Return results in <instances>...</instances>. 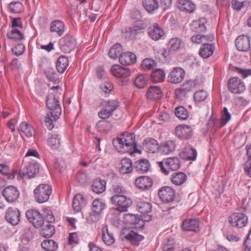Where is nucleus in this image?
<instances>
[{"label": "nucleus", "instance_id": "obj_1", "mask_svg": "<svg viewBox=\"0 0 251 251\" xmlns=\"http://www.w3.org/2000/svg\"><path fill=\"white\" fill-rule=\"evenodd\" d=\"M112 144L115 149L119 152H128L131 154L135 152H140L137 148L135 135L134 133L125 132L113 139Z\"/></svg>", "mask_w": 251, "mask_h": 251}, {"label": "nucleus", "instance_id": "obj_2", "mask_svg": "<svg viewBox=\"0 0 251 251\" xmlns=\"http://www.w3.org/2000/svg\"><path fill=\"white\" fill-rule=\"evenodd\" d=\"M51 192V186L47 184H40L34 190V197L38 203H44L49 200Z\"/></svg>", "mask_w": 251, "mask_h": 251}, {"label": "nucleus", "instance_id": "obj_3", "mask_svg": "<svg viewBox=\"0 0 251 251\" xmlns=\"http://www.w3.org/2000/svg\"><path fill=\"white\" fill-rule=\"evenodd\" d=\"M46 106L50 110L49 113L50 116L53 117V114L54 120L59 118L61 114V109L59 101L54 93H50L47 97Z\"/></svg>", "mask_w": 251, "mask_h": 251}, {"label": "nucleus", "instance_id": "obj_4", "mask_svg": "<svg viewBox=\"0 0 251 251\" xmlns=\"http://www.w3.org/2000/svg\"><path fill=\"white\" fill-rule=\"evenodd\" d=\"M110 201L112 204L117 206L116 210L120 212L127 211L132 205V201L125 195H115L111 197Z\"/></svg>", "mask_w": 251, "mask_h": 251}, {"label": "nucleus", "instance_id": "obj_5", "mask_svg": "<svg viewBox=\"0 0 251 251\" xmlns=\"http://www.w3.org/2000/svg\"><path fill=\"white\" fill-rule=\"evenodd\" d=\"M158 164L162 172L166 175L169 174V171L165 167V166L172 171L178 170L181 166L179 159L177 157H175L167 158L164 161L159 162Z\"/></svg>", "mask_w": 251, "mask_h": 251}, {"label": "nucleus", "instance_id": "obj_6", "mask_svg": "<svg viewBox=\"0 0 251 251\" xmlns=\"http://www.w3.org/2000/svg\"><path fill=\"white\" fill-rule=\"evenodd\" d=\"M111 71L113 75L119 79L121 85H125L126 84L128 81V77L130 75V71L128 68L115 64L112 67Z\"/></svg>", "mask_w": 251, "mask_h": 251}, {"label": "nucleus", "instance_id": "obj_7", "mask_svg": "<svg viewBox=\"0 0 251 251\" xmlns=\"http://www.w3.org/2000/svg\"><path fill=\"white\" fill-rule=\"evenodd\" d=\"M39 172V164L35 162H29L26 165L25 170H20L18 172L17 179H23L24 177L31 178L35 176Z\"/></svg>", "mask_w": 251, "mask_h": 251}, {"label": "nucleus", "instance_id": "obj_8", "mask_svg": "<svg viewBox=\"0 0 251 251\" xmlns=\"http://www.w3.org/2000/svg\"><path fill=\"white\" fill-rule=\"evenodd\" d=\"M228 222L233 227L242 228L247 225L248 218L244 213L235 212L229 216Z\"/></svg>", "mask_w": 251, "mask_h": 251}, {"label": "nucleus", "instance_id": "obj_9", "mask_svg": "<svg viewBox=\"0 0 251 251\" xmlns=\"http://www.w3.org/2000/svg\"><path fill=\"white\" fill-rule=\"evenodd\" d=\"M25 215L29 222L36 228L41 227L44 224L43 216L37 210H28L26 212Z\"/></svg>", "mask_w": 251, "mask_h": 251}, {"label": "nucleus", "instance_id": "obj_10", "mask_svg": "<svg viewBox=\"0 0 251 251\" xmlns=\"http://www.w3.org/2000/svg\"><path fill=\"white\" fill-rule=\"evenodd\" d=\"M61 50L66 53L71 52L76 46L75 38L70 35H66L62 38L60 42Z\"/></svg>", "mask_w": 251, "mask_h": 251}, {"label": "nucleus", "instance_id": "obj_11", "mask_svg": "<svg viewBox=\"0 0 251 251\" xmlns=\"http://www.w3.org/2000/svg\"><path fill=\"white\" fill-rule=\"evenodd\" d=\"M160 199L165 202H171L175 201L176 194L174 189L169 186L161 188L158 193Z\"/></svg>", "mask_w": 251, "mask_h": 251}, {"label": "nucleus", "instance_id": "obj_12", "mask_svg": "<svg viewBox=\"0 0 251 251\" xmlns=\"http://www.w3.org/2000/svg\"><path fill=\"white\" fill-rule=\"evenodd\" d=\"M124 238L129 241L132 245L137 246L144 239V236L129 228H124L122 230Z\"/></svg>", "mask_w": 251, "mask_h": 251}, {"label": "nucleus", "instance_id": "obj_13", "mask_svg": "<svg viewBox=\"0 0 251 251\" xmlns=\"http://www.w3.org/2000/svg\"><path fill=\"white\" fill-rule=\"evenodd\" d=\"M2 194L5 200L9 203L16 202L20 196L19 191L13 186H9L5 188L2 192Z\"/></svg>", "mask_w": 251, "mask_h": 251}, {"label": "nucleus", "instance_id": "obj_14", "mask_svg": "<svg viewBox=\"0 0 251 251\" xmlns=\"http://www.w3.org/2000/svg\"><path fill=\"white\" fill-rule=\"evenodd\" d=\"M228 88L232 93L234 94H241L246 89L244 83L236 77H233L229 79Z\"/></svg>", "mask_w": 251, "mask_h": 251}, {"label": "nucleus", "instance_id": "obj_15", "mask_svg": "<svg viewBox=\"0 0 251 251\" xmlns=\"http://www.w3.org/2000/svg\"><path fill=\"white\" fill-rule=\"evenodd\" d=\"M6 220L12 225L16 226L20 221V212L19 210L15 207H9L5 215Z\"/></svg>", "mask_w": 251, "mask_h": 251}, {"label": "nucleus", "instance_id": "obj_16", "mask_svg": "<svg viewBox=\"0 0 251 251\" xmlns=\"http://www.w3.org/2000/svg\"><path fill=\"white\" fill-rule=\"evenodd\" d=\"M175 133L180 139H188L193 135V129L191 126L186 125H179L176 126Z\"/></svg>", "mask_w": 251, "mask_h": 251}, {"label": "nucleus", "instance_id": "obj_17", "mask_svg": "<svg viewBox=\"0 0 251 251\" xmlns=\"http://www.w3.org/2000/svg\"><path fill=\"white\" fill-rule=\"evenodd\" d=\"M124 222L126 225H135L136 228H143L144 223L140 217L136 214H126L123 218Z\"/></svg>", "mask_w": 251, "mask_h": 251}, {"label": "nucleus", "instance_id": "obj_18", "mask_svg": "<svg viewBox=\"0 0 251 251\" xmlns=\"http://www.w3.org/2000/svg\"><path fill=\"white\" fill-rule=\"evenodd\" d=\"M185 74V71L182 68H174L168 76L169 81L172 83H179L183 80Z\"/></svg>", "mask_w": 251, "mask_h": 251}, {"label": "nucleus", "instance_id": "obj_19", "mask_svg": "<svg viewBox=\"0 0 251 251\" xmlns=\"http://www.w3.org/2000/svg\"><path fill=\"white\" fill-rule=\"evenodd\" d=\"M149 37L154 41L159 40L164 35L163 28L157 23H154L148 29Z\"/></svg>", "mask_w": 251, "mask_h": 251}, {"label": "nucleus", "instance_id": "obj_20", "mask_svg": "<svg viewBox=\"0 0 251 251\" xmlns=\"http://www.w3.org/2000/svg\"><path fill=\"white\" fill-rule=\"evenodd\" d=\"M237 50L240 51H247L251 48L250 38L248 36H239L235 41Z\"/></svg>", "mask_w": 251, "mask_h": 251}, {"label": "nucleus", "instance_id": "obj_21", "mask_svg": "<svg viewBox=\"0 0 251 251\" xmlns=\"http://www.w3.org/2000/svg\"><path fill=\"white\" fill-rule=\"evenodd\" d=\"M200 222L198 219H185L182 224V229L185 231H199Z\"/></svg>", "mask_w": 251, "mask_h": 251}, {"label": "nucleus", "instance_id": "obj_22", "mask_svg": "<svg viewBox=\"0 0 251 251\" xmlns=\"http://www.w3.org/2000/svg\"><path fill=\"white\" fill-rule=\"evenodd\" d=\"M152 179L149 176H139L135 180L136 186L142 190L149 189L152 187Z\"/></svg>", "mask_w": 251, "mask_h": 251}, {"label": "nucleus", "instance_id": "obj_23", "mask_svg": "<svg viewBox=\"0 0 251 251\" xmlns=\"http://www.w3.org/2000/svg\"><path fill=\"white\" fill-rule=\"evenodd\" d=\"M146 95L148 100H157L162 97L163 92L159 87L151 86L148 88Z\"/></svg>", "mask_w": 251, "mask_h": 251}, {"label": "nucleus", "instance_id": "obj_24", "mask_svg": "<svg viewBox=\"0 0 251 251\" xmlns=\"http://www.w3.org/2000/svg\"><path fill=\"white\" fill-rule=\"evenodd\" d=\"M101 236L102 241L107 246H111L115 242L113 233L108 229L107 225L101 228Z\"/></svg>", "mask_w": 251, "mask_h": 251}, {"label": "nucleus", "instance_id": "obj_25", "mask_svg": "<svg viewBox=\"0 0 251 251\" xmlns=\"http://www.w3.org/2000/svg\"><path fill=\"white\" fill-rule=\"evenodd\" d=\"M119 60L123 66L130 65L136 61V56L131 52H126L122 53Z\"/></svg>", "mask_w": 251, "mask_h": 251}, {"label": "nucleus", "instance_id": "obj_26", "mask_svg": "<svg viewBox=\"0 0 251 251\" xmlns=\"http://www.w3.org/2000/svg\"><path fill=\"white\" fill-rule=\"evenodd\" d=\"M176 144L175 141L172 140H169L161 143L159 146V151L162 154H168L176 150Z\"/></svg>", "mask_w": 251, "mask_h": 251}, {"label": "nucleus", "instance_id": "obj_27", "mask_svg": "<svg viewBox=\"0 0 251 251\" xmlns=\"http://www.w3.org/2000/svg\"><path fill=\"white\" fill-rule=\"evenodd\" d=\"M143 148L149 153H154L159 149V146L157 140L153 138H147L144 141Z\"/></svg>", "mask_w": 251, "mask_h": 251}, {"label": "nucleus", "instance_id": "obj_28", "mask_svg": "<svg viewBox=\"0 0 251 251\" xmlns=\"http://www.w3.org/2000/svg\"><path fill=\"white\" fill-rule=\"evenodd\" d=\"M214 50L215 47L213 44L204 43L200 49L199 54L203 58H207L213 54Z\"/></svg>", "mask_w": 251, "mask_h": 251}, {"label": "nucleus", "instance_id": "obj_29", "mask_svg": "<svg viewBox=\"0 0 251 251\" xmlns=\"http://www.w3.org/2000/svg\"><path fill=\"white\" fill-rule=\"evenodd\" d=\"M178 7L181 10L189 13H192L196 9V6L191 0H178Z\"/></svg>", "mask_w": 251, "mask_h": 251}, {"label": "nucleus", "instance_id": "obj_30", "mask_svg": "<svg viewBox=\"0 0 251 251\" xmlns=\"http://www.w3.org/2000/svg\"><path fill=\"white\" fill-rule=\"evenodd\" d=\"M179 156L183 159L194 161L197 158V152L195 149L193 148H185L179 152Z\"/></svg>", "mask_w": 251, "mask_h": 251}, {"label": "nucleus", "instance_id": "obj_31", "mask_svg": "<svg viewBox=\"0 0 251 251\" xmlns=\"http://www.w3.org/2000/svg\"><path fill=\"white\" fill-rule=\"evenodd\" d=\"M86 204V201L83 196L80 194H76L72 202V206L75 212H79L82 207Z\"/></svg>", "mask_w": 251, "mask_h": 251}, {"label": "nucleus", "instance_id": "obj_32", "mask_svg": "<svg viewBox=\"0 0 251 251\" xmlns=\"http://www.w3.org/2000/svg\"><path fill=\"white\" fill-rule=\"evenodd\" d=\"M92 211L96 215H100L106 207L105 202L100 199H96L92 202Z\"/></svg>", "mask_w": 251, "mask_h": 251}, {"label": "nucleus", "instance_id": "obj_33", "mask_svg": "<svg viewBox=\"0 0 251 251\" xmlns=\"http://www.w3.org/2000/svg\"><path fill=\"white\" fill-rule=\"evenodd\" d=\"M119 171L121 174H128L132 172L133 167L131 160L127 158H124L121 160Z\"/></svg>", "mask_w": 251, "mask_h": 251}, {"label": "nucleus", "instance_id": "obj_34", "mask_svg": "<svg viewBox=\"0 0 251 251\" xmlns=\"http://www.w3.org/2000/svg\"><path fill=\"white\" fill-rule=\"evenodd\" d=\"M150 164L148 160L141 159L135 162L134 169L136 172L144 173L148 171L150 169Z\"/></svg>", "mask_w": 251, "mask_h": 251}, {"label": "nucleus", "instance_id": "obj_35", "mask_svg": "<svg viewBox=\"0 0 251 251\" xmlns=\"http://www.w3.org/2000/svg\"><path fill=\"white\" fill-rule=\"evenodd\" d=\"M142 3L145 9L150 14L153 13L159 8L157 0H143Z\"/></svg>", "mask_w": 251, "mask_h": 251}, {"label": "nucleus", "instance_id": "obj_36", "mask_svg": "<svg viewBox=\"0 0 251 251\" xmlns=\"http://www.w3.org/2000/svg\"><path fill=\"white\" fill-rule=\"evenodd\" d=\"M65 28V25L63 22L59 20H55L50 24V30L52 32H56L58 36H61Z\"/></svg>", "mask_w": 251, "mask_h": 251}, {"label": "nucleus", "instance_id": "obj_37", "mask_svg": "<svg viewBox=\"0 0 251 251\" xmlns=\"http://www.w3.org/2000/svg\"><path fill=\"white\" fill-rule=\"evenodd\" d=\"M42 228L40 230V234L45 237L50 238L55 233V227L53 225L50 223L43 224Z\"/></svg>", "mask_w": 251, "mask_h": 251}, {"label": "nucleus", "instance_id": "obj_38", "mask_svg": "<svg viewBox=\"0 0 251 251\" xmlns=\"http://www.w3.org/2000/svg\"><path fill=\"white\" fill-rule=\"evenodd\" d=\"M92 190L96 193L100 194L104 192L106 188V181L100 178L93 181L92 186Z\"/></svg>", "mask_w": 251, "mask_h": 251}, {"label": "nucleus", "instance_id": "obj_39", "mask_svg": "<svg viewBox=\"0 0 251 251\" xmlns=\"http://www.w3.org/2000/svg\"><path fill=\"white\" fill-rule=\"evenodd\" d=\"M207 23V20L204 18H200L198 20L194 21L192 26L193 29L198 33L204 32L206 30L205 24Z\"/></svg>", "mask_w": 251, "mask_h": 251}, {"label": "nucleus", "instance_id": "obj_40", "mask_svg": "<svg viewBox=\"0 0 251 251\" xmlns=\"http://www.w3.org/2000/svg\"><path fill=\"white\" fill-rule=\"evenodd\" d=\"M187 176L182 172H176L173 173L172 176L171 181L176 185H181L187 180Z\"/></svg>", "mask_w": 251, "mask_h": 251}, {"label": "nucleus", "instance_id": "obj_41", "mask_svg": "<svg viewBox=\"0 0 251 251\" xmlns=\"http://www.w3.org/2000/svg\"><path fill=\"white\" fill-rule=\"evenodd\" d=\"M69 65V60L65 56H60L57 59L56 68L59 73H63L67 68Z\"/></svg>", "mask_w": 251, "mask_h": 251}, {"label": "nucleus", "instance_id": "obj_42", "mask_svg": "<svg viewBox=\"0 0 251 251\" xmlns=\"http://www.w3.org/2000/svg\"><path fill=\"white\" fill-rule=\"evenodd\" d=\"M18 130L24 133L27 137H30L34 134V128L29 124L25 122H22L18 127Z\"/></svg>", "mask_w": 251, "mask_h": 251}, {"label": "nucleus", "instance_id": "obj_43", "mask_svg": "<svg viewBox=\"0 0 251 251\" xmlns=\"http://www.w3.org/2000/svg\"><path fill=\"white\" fill-rule=\"evenodd\" d=\"M96 127L99 132L108 133L112 129L113 126L108 121L101 120L98 122Z\"/></svg>", "mask_w": 251, "mask_h": 251}, {"label": "nucleus", "instance_id": "obj_44", "mask_svg": "<svg viewBox=\"0 0 251 251\" xmlns=\"http://www.w3.org/2000/svg\"><path fill=\"white\" fill-rule=\"evenodd\" d=\"M8 39L12 40L14 41H22L24 39V34L20 30L12 29V30L7 34Z\"/></svg>", "mask_w": 251, "mask_h": 251}, {"label": "nucleus", "instance_id": "obj_45", "mask_svg": "<svg viewBox=\"0 0 251 251\" xmlns=\"http://www.w3.org/2000/svg\"><path fill=\"white\" fill-rule=\"evenodd\" d=\"M122 48L120 44H116L113 45L108 52L109 57L112 59H116L118 56L122 54Z\"/></svg>", "mask_w": 251, "mask_h": 251}, {"label": "nucleus", "instance_id": "obj_46", "mask_svg": "<svg viewBox=\"0 0 251 251\" xmlns=\"http://www.w3.org/2000/svg\"><path fill=\"white\" fill-rule=\"evenodd\" d=\"M10 11L13 13L19 14L24 11V6L20 1H12L8 6Z\"/></svg>", "mask_w": 251, "mask_h": 251}, {"label": "nucleus", "instance_id": "obj_47", "mask_svg": "<svg viewBox=\"0 0 251 251\" xmlns=\"http://www.w3.org/2000/svg\"><path fill=\"white\" fill-rule=\"evenodd\" d=\"M41 246L46 251H54L57 249V243L52 239H46L42 242Z\"/></svg>", "mask_w": 251, "mask_h": 251}, {"label": "nucleus", "instance_id": "obj_48", "mask_svg": "<svg viewBox=\"0 0 251 251\" xmlns=\"http://www.w3.org/2000/svg\"><path fill=\"white\" fill-rule=\"evenodd\" d=\"M101 105L113 114V111L119 106V102L115 100H110L103 101Z\"/></svg>", "mask_w": 251, "mask_h": 251}, {"label": "nucleus", "instance_id": "obj_49", "mask_svg": "<svg viewBox=\"0 0 251 251\" xmlns=\"http://www.w3.org/2000/svg\"><path fill=\"white\" fill-rule=\"evenodd\" d=\"M137 207L139 211L142 214H147L151 211L152 204L151 203L145 201L138 202Z\"/></svg>", "mask_w": 251, "mask_h": 251}, {"label": "nucleus", "instance_id": "obj_50", "mask_svg": "<svg viewBox=\"0 0 251 251\" xmlns=\"http://www.w3.org/2000/svg\"><path fill=\"white\" fill-rule=\"evenodd\" d=\"M148 80V77L146 75H140L135 78L134 83L137 88L141 89L146 86Z\"/></svg>", "mask_w": 251, "mask_h": 251}, {"label": "nucleus", "instance_id": "obj_51", "mask_svg": "<svg viewBox=\"0 0 251 251\" xmlns=\"http://www.w3.org/2000/svg\"><path fill=\"white\" fill-rule=\"evenodd\" d=\"M165 75V73L162 70L156 69L152 72L151 78L154 82H160L164 80Z\"/></svg>", "mask_w": 251, "mask_h": 251}, {"label": "nucleus", "instance_id": "obj_52", "mask_svg": "<svg viewBox=\"0 0 251 251\" xmlns=\"http://www.w3.org/2000/svg\"><path fill=\"white\" fill-rule=\"evenodd\" d=\"M9 167L8 166L2 164H0V174L7 176L8 178L11 179H13L16 175L18 176V171L17 170H13L11 173H9Z\"/></svg>", "mask_w": 251, "mask_h": 251}, {"label": "nucleus", "instance_id": "obj_53", "mask_svg": "<svg viewBox=\"0 0 251 251\" xmlns=\"http://www.w3.org/2000/svg\"><path fill=\"white\" fill-rule=\"evenodd\" d=\"M182 43L181 40L178 38H174L171 39L169 42V50L170 51H175L178 50L181 47Z\"/></svg>", "mask_w": 251, "mask_h": 251}, {"label": "nucleus", "instance_id": "obj_54", "mask_svg": "<svg viewBox=\"0 0 251 251\" xmlns=\"http://www.w3.org/2000/svg\"><path fill=\"white\" fill-rule=\"evenodd\" d=\"M175 112L176 117L179 119L185 120L188 117V111L183 106H180L176 107Z\"/></svg>", "mask_w": 251, "mask_h": 251}, {"label": "nucleus", "instance_id": "obj_55", "mask_svg": "<svg viewBox=\"0 0 251 251\" xmlns=\"http://www.w3.org/2000/svg\"><path fill=\"white\" fill-rule=\"evenodd\" d=\"M207 96V93L205 91L201 90L194 93V99L196 102H200L205 100Z\"/></svg>", "mask_w": 251, "mask_h": 251}, {"label": "nucleus", "instance_id": "obj_56", "mask_svg": "<svg viewBox=\"0 0 251 251\" xmlns=\"http://www.w3.org/2000/svg\"><path fill=\"white\" fill-rule=\"evenodd\" d=\"M175 240L172 238H169L164 241L163 246V251H174L175 250Z\"/></svg>", "mask_w": 251, "mask_h": 251}, {"label": "nucleus", "instance_id": "obj_57", "mask_svg": "<svg viewBox=\"0 0 251 251\" xmlns=\"http://www.w3.org/2000/svg\"><path fill=\"white\" fill-rule=\"evenodd\" d=\"M231 115L228 112L226 107H224L222 112V115L219 128L225 126L230 119Z\"/></svg>", "mask_w": 251, "mask_h": 251}, {"label": "nucleus", "instance_id": "obj_58", "mask_svg": "<svg viewBox=\"0 0 251 251\" xmlns=\"http://www.w3.org/2000/svg\"><path fill=\"white\" fill-rule=\"evenodd\" d=\"M155 66V62L151 59L146 58L142 61V67L144 70H150Z\"/></svg>", "mask_w": 251, "mask_h": 251}, {"label": "nucleus", "instance_id": "obj_59", "mask_svg": "<svg viewBox=\"0 0 251 251\" xmlns=\"http://www.w3.org/2000/svg\"><path fill=\"white\" fill-rule=\"evenodd\" d=\"M47 78L51 81L56 82L58 80V75L52 68H49L45 71Z\"/></svg>", "mask_w": 251, "mask_h": 251}, {"label": "nucleus", "instance_id": "obj_60", "mask_svg": "<svg viewBox=\"0 0 251 251\" xmlns=\"http://www.w3.org/2000/svg\"><path fill=\"white\" fill-rule=\"evenodd\" d=\"M48 144L52 148H56L60 144L59 135L58 134H53L51 137L48 138Z\"/></svg>", "mask_w": 251, "mask_h": 251}, {"label": "nucleus", "instance_id": "obj_61", "mask_svg": "<svg viewBox=\"0 0 251 251\" xmlns=\"http://www.w3.org/2000/svg\"><path fill=\"white\" fill-rule=\"evenodd\" d=\"M12 29L20 30L23 27L22 19L21 18H14L11 21Z\"/></svg>", "mask_w": 251, "mask_h": 251}, {"label": "nucleus", "instance_id": "obj_62", "mask_svg": "<svg viewBox=\"0 0 251 251\" xmlns=\"http://www.w3.org/2000/svg\"><path fill=\"white\" fill-rule=\"evenodd\" d=\"M100 88L105 94H109L113 89L112 83L109 81H105L101 84Z\"/></svg>", "mask_w": 251, "mask_h": 251}, {"label": "nucleus", "instance_id": "obj_63", "mask_svg": "<svg viewBox=\"0 0 251 251\" xmlns=\"http://www.w3.org/2000/svg\"><path fill=\"white\" fill-rule=\"evenodd\" d=\"M76 179L78 182L81 184L86 183L88 181V177L85 173L82 172H78L75 176Z\"/></svg>", "mask_w": 251, "mask_h": 251}, {"label": "nucleus", "instance_id": "obj_64", "mask_svg": "<svg viewBox=\"0 0 251 251\" xmlns=\"http://www.w3.org/2000/svg\"><path fill=\"white\" fill-rule=\"evenodd\" d=\"M245 1L241 2L238 0H231V7L232 8L237 11H240L245 6Z\"/></svg>", "mask_w": 251, "mask_h": 251}]
</instances>
